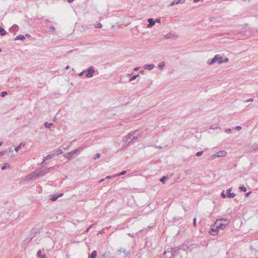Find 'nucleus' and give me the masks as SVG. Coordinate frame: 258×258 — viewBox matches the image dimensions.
Segmentation results:
<instances>
[{
	"mask_svg": "<svg viewBox=\"0 0 258 258\" xmlns=\"http://www.w3.org/2000/svg\"><path fill=\"white\" fill-rule=\"evenodd\" d=\"M230 221L226 219H217L211 227L209 232L213 236L217 235L221 230L225 229L229 224Z\"/></svg>",
	"mask_w": 258,
	"mask_h": 258,
	"instance_id": "nucleus-1",
	"label": "nucleus"
},
{
	"mask_svg": "<svg viewBox=\"0 0 258 258\" xmlns=\"http://www.w3.org/2000/svg\"><path fill=\"white\" fill-rule=\"evenodd\" d=\"M227 155V152L224 150H221L216 154H213L211 156L212 159H215L217 157H225Z\"/></svg>",
	"mask_w": 258,
	"mask_h": 258,
	"instance_id": "nucleus-2",
	"label": "nucleus"
},
{
	"mask_svg": "<svg viewBox=\"0 0 258 258\" xmlns=\"http://www.w3.org/2000/svg\"><path fill=\"white\" fill-rule=\"evenodd\" d=\"M217 61H218L219 63H222L223 62V61L222 60V57L218 54L215 55L214 57L211 60L209 64H212Z\"/></svg>",
	"mask_w": 258,
	"mask_h": 258,
	"instance_id": "nucleus-3",
	"label": "nucleus"
},
{
	"mask_svg": "<svg viewBox=\"0 0 258 258\" xmlns=\"http://www.w3.org/2000/svg\"><path fill=\"white\" fill-rule=\"evenodd\" d=\"M164 258H173L174 254L172 249H168L164 253Z\"/></svg>",
	"mask_w": 258,
	"mask_h": 258,
	"instance_id": "nucleus-4",
	"label": "nucleus"
},
{
	"mask_svg": "<svg viewBox=\"0 0 258 258\" xmlns=\"http://www.w3.org/2000/svg\"><path fill=\"white\" fill-rule=\"evenodd\" d=\"M227 193L228 195H227V197L229 198H234L235 196V195L233 192H230L231 190V188H229L227 190Z\"/></svg>",
	"mask_w": 258,
	"mask_h": 258,
	"instance_id": "nucleus-5",
	"label": "nucleus"
},
{
	"mask_svg": "<svg viewBox=\"0 0 258 258\" xmlns=\"http://www.w3.org/2000/svg\"><path fill=\"white\" fill-rule=\"evenodd\" d=\"M94 72L95 71L93 69H90L87 71L86 76L87 77H91L93 76V74L94 73Z\"/></svg>",
	"mask_w": 258,
	"mask_h": 258,
	"instance_id": "nucleus-6",
	"label": "nucleus"
},
{
	"mask_svg": "<svg viewBox=\"0 0 258 258\" xmlns=\"http://www.w3.org/2000/svg\"><path fill=\"white\" fill-rule=\"evenodd\" d=\"M185 0H174L172 3L171 4V6L174 5V4H177L179 3L183 4L185 2Z\"/></svg>",
	"mask_w": 258,
	"mask_h": 258,
	"instance_id": "nucleus-7",
	"label": "nucleus"
},
{
	"mask_svg": "<svg viewBox=\"0 0 258 258\" xmlns=\"http://www.w3.org/2000/svg\"><path fill=\"white\" fill-rule=\"evenodd\" d=\"M148 22H149L148 27H151L155 24V21L151 18L149 19Z\"/></svg>",
	"mask_w": 258,
	"mask_h": 258,
	"instance_id": "nucleus-8",
	"label": "nucleus"
},
{
	"mask_svg": "<svg viewBox=\"0 0 258 258\" xmlns=\"http://www.w3.org/2000/svg\"><path fill=\"white\" fill-rule=\"evenodd\" d=\"M37 255L39 258H46L45 255L42 254V252L40 250L37 252Z\"/></svg>",
	"mask_w": 258,
	"mask_h": 258,
	"instance_id": "nucleus-9",
	"label": "nucleus"
},
{
	"mask_svg": "<svg viewBox=\"0 0 258 258\" xmlns=\"http://www.w3.org/2000/svg\"><path fill=\"white\" fill-rule=\"evenodd\" d=\"M96 257H97V252L96 250H94L92 252L90 257V258H96Z\"/></svg>",
	"mask_w": 258,
	"mask_h": 258,
	"instance_id": "nucleus-10",
	"label": "nucleus"
},
{
	"mask_svg": "<svg viewBox=\"0 0 258 258\" xmlns=\"http://www.w3.org/2000/svg\"><path fill=\"white\" fill-rule=\"evenodd\" d=\"M25 39V37L24 35H18L16 37V40H23V39Z\"/></svg>",
	"mask_w": 258,
	"mask_h": 258,
	"instance_id": "nucleus-11",
	"label": "nucleus"
},
{
	"mask_svg": "<svg viewBox=\"0 0 258 258\" xmlns=\"http://www.w3.org/2000/svg\"><path fill=\"white\" fill-rule=\"evenodd\" d=\"M144 68L145 69H147L149 70H152L154 68V66L153 64H150V65H145Z\"/></svg>",
	"mask_w": 258,
	"mask_h": 258,
	"instance_id": "nucleus-12",
	"label": "nucleus"
},
{
	"mask_svg": "<svg viewBox=\"0 0 258 258\" xmlns=\"http://www.w3.org/2000/svg\"><path fill=\"white\" fill-rule=\"evenodd\" d=\"M0 34L3 36L6 34V31L2 27H0Z\"/></svg>",
	"mask_w": 258,
	"mask_h": 258,
	"instance_id": "nucleus-13",
	"label": "nucleus"
},
{
	"mask_svg": "<svg viewBox=\"0 0 258 258\" xmlns=\"http://www.w3.org/2000/svg\"><path fill=\"white\" fill-rule=\"evenodd\" d=\"M62 196V194H61L60 195H59L57 197H55V196H53L51 198V200L52 201H55V200H56V199L59 197H61Z\"/></svg>",
	"mask_w": 258,
	"mask_h": 258,
	"instance_id": "nucleus-14",
	"label": "nucleus"
},
{
	"mask_svg": "<svg viewBox=\"0 0 258 258\" xmlns=\"http://www.w3.org/2000/svg\"><path fill=\"white\" fill-rule=\"evenodd\" d=\"M94 26L96 27V28H101L102 27V25L100 23H97L96 24H94Z\"/></svg>",
	"mask_w": 258,
	"mask_h": 258,
	"instance_id": "nucleus-15",
	"label": "nucleus"
},
{
	"mask_svg": "<svg viewBox=\"0 0 258 258\" xmlns=\"http://www.w3.org/2000/svg\"><path fill=\"white\" fill-rule=\"evenodd\" d=\"M52 125V123L45 122L44 125L46 127H50Z\"/></svg>",
	"mask_w": 258,
	"mask_h": 258,
	"instance_id": "nucleus-16",
	"label": "nucleus"
},
{
	"mask_svg": "<svg viewBox=\"0 0 258 258\" xmlns=\"http://www.w3.org/2000/svg\"><path fill=\"white\" fill-rule=\"evenodd\" d=\"M165 66V63L164 62H161L159 64V67L160 68V69H162Z\"/></svg>",
	"mask_w": 258,
	"mask_h": 258,
	"instance_id": "nucleus-17",
	"label": "nucleus"
},
{
	"mask_svg": "<svg viewBox=\"0 0 258 258\" xmlns=\"http://www.w3.org/2000/svg\"><path fill=\"white\" fill-rule=\"evenodd\" d=\"M239 189L240 190H241L242 191H246V188L245 187H244V186H240L239 187Z\"/></svg>",
	"mask_w": 258,
	"mask_h": 258,
	"instance_id": "nucleus-18",
	"label": "nucleus"
},
{
	"mask_svg": "<svg viewBox=\"0 0 258 258\" xmlns=\"http://www.w3.org/2000/svg\"><path fill=\"white\" fill-rule=\"evenodd\" d=\"M7 95V92L6 91H4L1 94V96L3 97H5Z\"/></svg>",
	"mask_w": 258,
	"mask_h": 258,
	"instance_id": "nucleus-19",
	"label": "nucleus"
},
{
	"mask_svg": "<svg viewBox=\"0 0 258 258\" xmlns=\"http://www.w3.org/2000/svg\"><path fill=\"white\" fill-rule=\"evenodd\" d=\"M202 154H203V152L202 151H200V152H197V154H196V155L197 156H200L202 155Z\"/></svg>",
	"mask_w": 258,
	"mask_h": 258,
	"instance_id": "nucleus-20",
	"label": "nucleus"
},
{
	"mask_svg": "<svg viewBox=\"0 0 258 258\" xmlns=\"http://www.w3.org/2000/svg\"><path fill=\"white\" fill-rule=\"evenodd\" d=\"M193 221H194V222H193L194 225L195 227H196V225H197V224H196V223H197L196 218H194V220H193Z\"/></svg>",
	"mask_w": 258,
	"mask_h": 258,
	"instance_id": "nucleus-21",
	"label": "nucleus"
},
{
	"mask_svg": "<svg viewBox=\"0 0 258 258\" xmlns=\"http://www.w3.org/2000/svg\"><path fill=\"white\" fill-rule=\"evenodd\" d=\"M21 148V145H19L16 148H15V151L16 152L18 151L19 150V149Z\"/></svg>",
	"mask_w": 258,
	"mask_h": 258,
	"instance_id": "nucleus-22",
	"label": "nucleus"
},
{
	"mask_svg": "<svg viewBox=\"0 0 258 258\" xmlns=\"http://www.w3.org/2000/svg\"><path fill=\"white\" fill-rule=\"evenodd\" d=\"M53 155H47L46 157V158L47 159H50V158H51L52 157H53Z\"/></svg>",
	"mask_w": 258,
	"mask_h": 258,
	"instance_id": "nucleus-23",
	"label": "nucleus"
},
{
	"mask_svg": "<svg viewBox=\"0 0 258 258\" xmlns=\"http://www.w3.org/2000/svg\"><path fill=\"white\" fill-rule=\"evenodd\" d=\"M100 154L99 153H97L95 155V159L99 158H100Z\"/></svg>",
	"mask_w": 258,
	"mask_h": 258,
	"instance_id": "nucleus-24",
	"label": "nucleus"
},
{
	"mask_svg": "<svg viewBox=\"0 0 258 258\" xmlns=\"http://www.w3.org/2000/svg\"><path fill=\"white\" fill-rule=\"evenodd\" d=\"M125 173H126V171H123L120 174H118L117 175L119 176V175H124Z\"/></svg>",
	"mask_w": 258,
	"mask_h": 258,
	"instance_id": "nucleus-25",
	"label": "nucleus"
},
{
	"mask_svg": "<svg viewBox=\"0 0 258 258\" xmlns=\"http://www.w3.org/2000/svg\"><path fill=\"white\" fill-rule=\"evenodd\" d=\"M165 179H166V177H165V176H163V177L161 178L160 181H161V182H164Z\"/></svg>",
	"mask_w": 258,
	"mask_h": 258,
	"instance_id": "nucleus-26",
	"label": "nucleus"
},
{
	"mask_svg": "<svg viewBox=\"0 0 258 258\" xmlns=\"http://www.w3.org/2000/svg\"><path fill=\"white\" fill-rule=\"evenodd\" d=\"M221 196L223 198H225L227 197V195H226L224 192L222 193Z\"/></svg>",
	"mask_w": 258,
	"mask_h": 258,
	"instance_id": "nucleus-27",
	"label": "nucleus"
},
{
	"mask_svg": "<svg viewBox=\"0 0 258 258\" xmlns=\"http://www.w3.org/2000/svg\"><path fill=\"white\" fill-rule=\"evenodd\" d=\"M161 21V20L160 19H157L155 20V22H156L157 23H160Z\"/></svg>",
	"mask_w": 258,
	"mask_h": 258,
	"instance_id": "nucleus-28",
	"label": "nucleus"
},
{
	"mask_svg": "<svg viewBox=\"0 0 258 258\" xmlns=\"http://www.w3.org/2000/svg\"><path fill=\"white\" fill-rule=\"evenodd\" d=\"M236 129L237 130H240L241 129V126H237L236 127Z\"/></svg>",
	"mask_w": 258,
	"mask_h": 258,
	"instance_id": "nucleus-29",
	"label": "nucleus"
},
{
	"mask_svg": "<svg viewBox=\"0 0 258 258\" xmlns=\"http://www.w3.org/2000/svg\"><path fill=\"white\" fill-rule=\"evenodd\" d=\"M137 77V76H134L131 79V80H133L134 79H135Z\"/></svg>",
	"mask_w": 258,
	"mask_h": 258,
	"instance_id": "nucleus-30",
	"label": "nucleus"
},
{
	"mask_svg": "<svg viewBox=\"0 0 258 258\" xmlns=\"http://www.w3.org/2000/svg\"><path fill=\"white\" fill-rule=\"evenodd\" d=\"M6 168H7V166H3V167H2V169L3 170H4V169H5Z\"/></svg>",
	"mask_w": 258,
	"mask_h": 258,
	"instance_id": "nucleus-31",
	"label": "nucleus"
},
{
	"mask_svg": "<svg viewBox=\"0 0 258 258\" xmlns=\"http://www.w3.org/2000/svg\"><path fill=\"white\" fill-rule=\"evenodd\" d=\"M250 193H251V192H250V191H249V192H248L246 193V197H248V196L250 194Z\"/></svg>",
	"mask_w": 258,
	"mask_h": 258,
	"instance_id": "nucleus-32",
	"label": "nucleus"
},
{
	"mask_svg": "<svg viewBox=\"0 0 258 258\" xmlns=\"http://www.w3.org/2000/svg\"><path fill=\"white\" fill-rule=\"evenodd\" d=\"M228 61V59L227 58H226L224 61H223V62H227Z\"/></svg>",
	"mask_w": 258,
	"mask_h": 258,
	"instance_id": "nucleus-33",
	"label": "nucleus"
},
{
	"mask_svg": "<svg viewBox=\"0 0 258 258\" xmlns=\"http://www.w3.org/2000/svg\"><path fill=\"white\" fill-rule=\"evenodd\" d=\"M76 153V151H72V152H71L70 154H74V153Z\"/></svg>",
	"mask_w": 258,
	"mask_h": 258,
	"instance_id": "nucleus-34",
	"label": "nucleus"
},
{
	"mask_svg": "<svg viewBox=\"0 0 258 258\" xmlns=\"http://www.w3.org/2000/svg\"><path fill=\"white\" fill-rule=\"evenodd\" d=\"M74 0H68V2L69 3H72L73 2Z\"/></svg>",
	"mask_w": 258,
	"mask_h": 258,
	"instance_id": "nucleus-35",
	"label": "nucleus"
},
{
	"mask_svg": "<svg viewBox=\"0 0 258 258\" xmlns=\"http://www.w3.org/2000/svg\"><path fill=\"white\" fill-rule=\"evenodd\" d=\"M247 101H251V102H252V101H253V99H249Z\"/></svg>",
	"mask_w": 258,
	"mask_h": 258,
	"instance_id": "nucleus-36",
	"label": "nucleus"
},
{
	"mask_svg": "<svg viewBox=\"0 0 258 258\" xmlns=\"http://www.w3.org/2000/svg\"><path fill=\"white\" fill-rule=\"evenodd\" d=\"M200 0H194V2L195 3H197L198 2H199Z\"/></svg>",
	"mask_w": 258,
	"mask_h": 258,
	"instance_id": "nucleus-37",
	"label": "nucleus"
},
{
	"mask_svg": "<svg viewBox=\"0 0 258 258\" xmlns=\"http://www.w3.org/2000/svg\"><path fill=\"white\" fill-rule=\"evenodd\" d=\"M26 36L27 37H30V35H29V34H26Z\"/></svg>",
	"mask_w": 258,
	"mask_h": 258,
	"instance_id": "nucleus-38",
	"label": "nucleus"
},
{
	"mask_svg": "<svg viewBox=\"0 0 258 258\" xmlns=\"http://www.w3.org/2000/svg\"><path fill=\"white\" fill-rule=\"evenodd\" d=\"M111 178V177H110V176H107L106 177V178Z\"/></svg>",
	"mask_w": 258,
	"mask_h": 258,
	"instance_id": "nucleus-39",
	"label": "nucleus"
},
{
	"mask_svg": "<svg viewBox=\"0 0 258 258\" xmlns=\"http://www.w3.org/2000/svg\"><path fill=\"white\" fill-rule=\"evenodd\" d=\"M103 180H104V179H102L100 180V182H102Z\"/></svg>",
	"mask_w": 258,
	"mask_h": 258,
	"instance_id": "nucleus-40",
	"label": "nucleus"
},
{
	"mask_svg": "<svg viewBox=\"0 0 258 258\" xmlns=\"http://www.w3.org/2000/svg\"><path fill=\"white\" fill-rule=\"evenodd\" d=\"M69 68V66H67V67H66V69H67V70H68Z\"/></svg>",
	"mask_w": 258,
	"mask_h": 258,
	"instance_id": "nucleus-41",
	"label": "nucleus"
},
{
	"mask_svg": "<svg viewBox=\"0 0 258 258\" xmlns=\"http://www.w3.org/2000/svg\"><path fill=\"white\" fill-rule=\"evenodd\" d=\"M2 145V143L0 142V146Z\"/></svg>",
	"mask_w": 258,
	"mask_h": 258,
	"instance_id": "nucleus-42",
	"label": "nucleus"
},
{
	"mask_svg": "<svg viewBox=\"0 0 258 258\" xmlns=\"http://www.w3.org/2000/svg\"><path fill=\"white\" fill-rule=\"evenodd\" d=\"M1 51V49H0V52Z\"/></svg>",
	"mask_w": 258,
	"mask_h": 258,
	"instance_id": "nucleus-43",
	"label": "nucleus"
}]
</instances>
